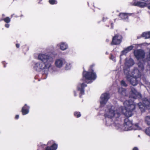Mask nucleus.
Masks as SVG:
<instances>
[{
	"mask_svg": "<svg viewBox=\"0 0 150 150\" xmlns=\"http://www.w3.org/2000/svg\"><path fill=\"white\" fill-rule=\"evenodd\" d=\"M133 48V47L132 46H130L128 47H127L126 49L124 50L122 52V54H125L128 52H129Z\"/></svg>",
	"mask_w": 150,
	"mask_h": 150,
	"instance_id": "17",
	"label": "nucleus"
},
{
	"mask_svg": "<svg viewBox=\"0 0 150 150\" xmlns=\"http://www.w3.org/2000/svg\"><path fill=\"white\" fill-rule=\"evenodd\" d=\"M142 36L145 38H147L150 37V32H144L142 33Z\"/></svg>",
	"mask_w": 150,
	"mask_h": 150,
	"instance_id": "19",
	"label": "nucleus"
},
{
	"mask_svg": "<svg viewBox=\"0 0 150 150\" xmlns=\"http://www.w3.org/2000/svg\"><path fill=\"white\" fill-rule=\"evenodd\" d=\"M133 150H138V149L137 147H134L133 148Z\"/></svg>",
	"mask_w": 150,
	"mask_h": 150,
	"instance_id": "37",
	"label": "nucleus"
},
{
	"mask_svg": "<svg viewBox=\"0 0 150 150\" xmlns=\"http://www.w3.org/2000/svg\"><path fill=\"white\" fill-rule=\"evenodd\" d=\"M38 59L42 62H35L33 66V69L38 72L47 71L52 68L53 60L50 55L43 53H40L38 56Z\"/></svg>",
	"mask_w": 150,
	"mask_h": 150,
	"instance_id": "2",
	"label": "nucleus"
},
{
	"mask_svg": "<svg viewBox=\"0 0 150 150\" xmlns=\"http://www.w3.org/2000/svg\"><path fill=\"white\" fill-rule=\"evenodd\" d=\"M143 105L141 103H139L138 104V106L139 108L142 111V109L143 110L146 108L148 109H150V99L149 101L147 99L145 98L143 100Z\"/></svg>",
	"mask_w": 150,
	"mask_h": 150,
	"instance_id": "5",
	"label": "nucleus"
},
{
	"mask_svg": "<svg viewBox=\"0 0 150 150\" xmlns=\"http://www.w3.org/2000/svg\"><path fill=\"white\" fill-rule=\"evenodd\" d=\"M49 2L52 5L56 4L57 3V1L56 0H49Z\"/></svg>",
	"mask_w": 150,
	"mask_h": 150,
	"instance_id": "23",
	"label": "nucleus"
},
{
	"mask_svg": "<svg viewBox=\"0 0 150 150\" xmlns=\"http://www.w3.org/2000/svg\"><path fill=\"white\" fill-rule=\"evenodd\" d=\"M110 59L114 61H115V59H114V56L112 55H111V56Z\"/></svg>",
	"mask_w": 150,
	"mask_h": 150,
	"instance_id": "30",
	"label": "nucleus"
},
{
	"mask_svg": "<svg viewBox=\"0 0 150 150\" xmlns=\"http://www.w3.org/2000/svg\"><path fill=\"white\" fill-rule=\"evenodd\" d=\"M19 115H16V116H15V118L16 119H18L19 118Z\"/></svg>",
	"mask_w": 150,
	"mask_h": 150,
	"instance_id": "33",
	"label": "nucleus"
},
{
	"mask_svg": "<svg viewBox=\"0 0 150 150\" xmlns=\"http://www.w3.org/2000/svg\"><path fill=\"white\" fill-rule=\"evenodd\" d=\"M74 115L76 117H79L81 116V115L79 112H74Z\"/></svg>",
	"mask_w": 150,
	"mask_h": 150,
	"instance_id": "27",
	"label": "nucleus"
},
{
	"mask_svg": "<svg viewBox=\"0 0 150 150\" xmlns=\"http://www.w3.org/2000/svg\"><path fill=\"white\" fill-rule=\"evenodd\" d=\"M147 7H148V8L150 9V3L148 4H147Z\"/></svg>",
	"mask_w": 150,
	"mask_h": 150,
	"instance_id": "34",
	"label": "nucleus"
},
{
	"mask_svg": "<svg viewBox=\"0 0 150 150\" xmlns=\"http://www.w3.org/2000/svg\"><path fill=\"white\" fill-rule=\"evenodd\" d=\"M146 2L137 1L136 0H133L132 5L137 6L140 7H144L147 6V4Z\"/></svg>",
	"mask_w": 150,
	"mask_h": 150,
	"instance_id": "12",
	"label": "nucleus"
},
{
	"mask_svg": "<svg viewBox=\"0 0 150 150\" xmlns=\"http://www.w3.org/2000/svg\"><path fill=\"white\" fill-rule=\"evenodd\" d=\"M134 64V61L132 59H127L126 60V62L125 63V66L124 67V70L125 69L127 71H129L128 69H129L130 67L132 66ZM130 72L128 71V72Z\"/></svg>",
	"mask_w": 150,
	"mask_h": 150,
	"instance_id": "13",
	"label": "nucleus"
},
{
	"mask_svg": "<svg viewBox=\"0 0 150 150\" xmlns=\"http://www.w3.org/2000/svg\"><path fill=\"white\" fill-rule=\"evenodd\" d=\"M16 46L17 48H18L19 47V45L18 44H16Z\"/></svg>",
	"mask_w": 150,
	"mask_h": 150,
	"instance_id": "36",
	"label": "nucleus"
},
{
	"mask_svg": "<svg viewBox=\"0 0 150 150\" xmlns=\"http://www.w3.org/2000/svg\"><path fill=\"white\" fill-rule=\"evenodd\" d=\"M124 73L126 75L127 80L133 86L136 85L137 83V79L140 76L139 70L135 69L132 72H128V71L124 69Z\"/></svg>",
	"mask_w": 150,
	"mask_h": 150,
	"instance_id": "4",
	"label": "nucleus"
},
{
	"mask_svg": "<svg viewBox=\"0 0 150 150\" xmlns=\"http://www.w3.org/2000/svg\"><path fill=\"white\" fill-rule=\"evenodd\" d=\"M109 98V94L108 93H104L102 94L100 98V103L101 106H104L106 103Z\"/></svg>",
	"mask_w": 150,
	"mask_h": 150,
	"instance_id": "6",
	"label": "nucleus"
},
{
	"mask_svg": "<svg viewBox=\"0 0 150 150\" xmlns=\"http://www.w3.org/2000/svg\"><path fill=\"white\" fill-rule=\"evenodd\" d=\"M71 64L70 63H67L66 64L65 67V69L67 70H69L71 69Z\"/></svg>",
	"mask_w": 150,
	"mask_h": 150,
	"instance_id": "22",
	"label": "nucleus"
},
{
	"mask_svg": "<svg viewBox=\"0 0 150 150\" xmlns=\"http://www.w3.org/2000/svg\"><path fill=\"white\" fill-rule=\"evenodd\" d=\"M74 95L75 96H76V92L75 91H74Z\"/></svg>",
	"mask_w": 150,
	"mask_h": 150,
	"instance_id": "39",
	"label": "nucleus"
},
{
	"mask_svg": "<svg viewBox=\"0 0 150 150\" xmlns=\"http://www.w3.org/2000/svg\"><path fill=\"white\" fill-rule=\"evenodd\" d=\"M107 19V18L106 17H104L103 18V21H106V20Z\"/></svg>",
	"mask_w": 150,
	"mask_h": 150,
	"instance_id": "32",
	"label": "nucleus"
},
{
	"mask_svg": "<svg viewBox=\"0 0 150 150\" xmlns=\"http://www.w3.org/2000/svg\"><path fill=\"white\" fill-rule=\"evenodd\" d=\"M130 96L134 99H136L137 98H140L141 97V94L134 88L132 89Z\"/></svg>",
	"mask_w": 150,
	"mask_h": 150,
	"instance_id": "14",
	"label": "nucleus"
},
{
	"mask_svg": "<svg viewBox=\"0 0 150 150\" xmlns=\"http://www.w3.org/2000/svg\"><path fill=\"white\" fill-rule=\"evenodd\" d=\"M121 85L122 86H126L127 85L125 82L123 81H122L121 82Z\"/></svg>",
	"mask_w": 150,
	"mask_h": 150,
	"instance_id": "29",
	"label": "nucleus"
},
{
	"mask_svg": "<svg viewBox=\"0 0 150 150\" xmlns=\"http://www.w3.org/2000/svg\"><path fill=\"white\" fill-rule=\"evenodd\" d=\"M65 63V61L62 59H56L55 62L54 64L56 67L58 68H62Z\"/></svg>",
	"mask_w": 150,
	"mask_h": 150,
	"instance_id": "11",
	"label": "nucleus"
},
{
	"mask_svg": "<svg viewBox=\"0 0 150 150\" xmlns=\"http://www.w3.org/2000/svg\"><path fill=\"white\" fill-rule=\"evenodd\" d=\"M135 127V129H137V130H141V128L139 126L138 124H136L135 125H134Z\"/></svg>",
	"mask_w": 150,
	"mask_h": 150,
	"instance_id": "28",
	"label": "nucleus"
},
{
	"mask_svg": "<svg viewBox=\"0 0 150 150\" xmlns=\"http://www.w3.org/2000/svg\"><path fill=\"white\" fill-rule=\"evenodd\" d=\"M124 105L125 108L124 109L111 104L106 105L105 116L106 117L110 118L106 121V123L107 126H110L113 123L112 122L111 118H116L119 117L122 112L128 117L132 116V111L135 107L134 102L132 101L126 100L124 102Z\"/></svg>",
	"mask_w": 150,
	"mask_h": 150,
	"instance_id": "1",
	"label": "nucleus"
},
{
	"mask_svg": "<svg viewBox=\"0 0 150 150\" xmlns=\"http://www.w3.org/2000/svg\"><path fill=\"white\" fill-rule=\"evenodd\" d=\"M140 71L142 70L143 69V64L141 63H139L138 64Z\"/></svg>",
	"mask_w": 150,
	"mask_h": 150,
	"instance_id": "26",
	"label": "nucleus"
},
{
	"mask_svg": "<svg viewBox=\"0 0 150 150\" xmlns=\"http://www.w3.org/2000/svg\"><path fill=\"white\" fill-rule=\"evenodd\" d=\"M130 16V14L129 13H121L120 14L119 16L121 19L126 20L128 18V16Z\"/></svg>",
	"mask_w": 150,
	"mask_h": 150,
	"instance_id": "16",
	"label": "nucleus"
},
{
	"mask_svg": "<svg viewBox=\"0 0 150 150\" xmlns=\"http://www.w3.org/2000/svg\"><path fill=\"white\" fill-rule=\"evenodd\" d=\"M57 147V145L54 144H53L50 147H47L45 149V150H56Z\"/></svg>",
	"mask_w": 150,
	"mask_h": 150,
	"instance_id": "18",
	"label": "nucleus"
},
{
	"mask_svg": "<svg viewBox=\"0 0 150 150\" xmlns=\"http://www.w3.org/2000/svg\"><path fill=\"white\" fill-rule=\"evenodd\" d=\"M145 132L147 135L150 136V127L146 129Z\"/></svg>",
	"mask_w": 150,
	"mask_h": 150,
	"instance_id": "24",
	"label": "nucleus"
},
{
	"mask_svg": "<svg viewBox=\"0 0 150 150\" xmlns=\"http://www.w3.org/2000/svg\"><path fill=\"white\" fill-rule=\"evenodd\" d=\"M134 55L137 59L144 58V52L141 50H136L134 51Z\"/></svg>",
	"mask_w": 150,
	"mask_h": 150,
	"instance_id": "10",
	"label": "nucleus"
},
{
	"mask_svg": "<svg viewBox=\"0 0 150 150\" xmlns=\"http://www.w3.org/2000/svg\"><path fill=\"white\" fill-rule=\"evenodd\" d=\"M122 40V38L121 35H116L113 38L111 45H119L121 43Z\"/></svg>",
	"mask_w": 150,
	"mask_h": 150,
	"instance_id": "7",
	"label": "nucleus"
},
{
	"mask_svg": "<svg viewBox=\"0 0 150 150\" xmlns=\"http://www.w3.org/2000/svg\"><path fill=\"white\" fill-rule=\"evenodd\" d=\"M115 126H116V127H117L118 128H120V127H119V126H121V125H119L118 124H117V125H116Z\"/></svg>",
	"mask_w": 150,
	"mask_h": 150,
	"instance_id": "35",
	"label": "nucleus"
},
{
	"mask_svg": "<svg viewBox=\"0 0 150 150\" xmlns=\"http://www.w3.org/2000/svg\"><path fill=\"white\" fill-rule=\"evenodd\" d=\"M3 20L5 22L7 23H9L11 21L9 17H7L6 18H4Z\"/></svg>",
	"mask_w": 150,
	"mask_h": 150,
	"instance_id": "25",
	"label": "nucleus"
},
{
	"mask_svg": "<svg viewBox=\"0 0 150 150\" xmlns=\"http://www.w3.org/2000/svg\"><path fill=\"white\" fill-rule=\"evenodd\" d=\"M118 92L121 95L124 96L125 95V89L120 88L119 89Z\"/></svg>",
	"mask_w": 150,
	"mask_h": 150,
	"instance_id": "21",
	"label": "nucleus"
},
{
	"mask_svg": "<svg viewBox=\"0 0 150 150\" xmlns=\"http://www.w3.org/2000/svg\"><path fill=\"white\" fill-rule=\"evenodd\" d=\"M145 122L148 125H150V116H147L145 117Z\"/></svg>",
	"mask_w": 150,
	"mask_h": 150,
	"instance_id": "20",
	"label": "nucleus"
},
{
	"mask_svg": "<svg viewBox=\"0 0 150 150\" xmlns=\"http://www.w3.org/2000/svg\"><path fill=\"white\" fill-rule=\"evenodd\" d=\"M56 47L62 51H65L68 49V45L67 42H61L57 44Z\"/></svg>",
	"mask_w": 150,
	"mask_h": 150,
	"instance_id": "9",
	"label": "nucleus"
},
{
	"mask_svg": "<svg viewBox=\"0 0 150 150\" xmlns=\"http://www.w3.org/2000/svg\"><path fill=\"white\" fill-rule=\"evenodd\" d=\"M83 79L81 80L80 83L77 87L78 91L81 94H84V88L87 86L85 83H91L95 80L96 78V74L92 69L89 70V71H83Z\"/></svg>",
	"mask_w": 150,
	"mask_h": 150,
	"instance_id": "3",
	"label": "nucleus"
},
{
	"mask_svg": "<svg viewBox=\"0 0 150 150\" xmlns=\"http://www.w3.org/2000/svg\"><path fill=\"white\" fill-rule=\"evenodd\" d=\"M30 107L25 104L22 108L21 112L22 114L25 115L28 114L29 112Z\"/></svg>",
	"mask_w": 150,
	"mask_h": 150,
	"instance_id": "15",
	"label": "nucleus"
},
{
	"mask_svg": "<svg viewBox=\"0 0 150 150\" xmlns=\"http://www.w3.org/2000/svg\"><path fill=\"white\" fill-rule=\"evenodd\" d=\"M5 26L6 27L8 28L9 27L10 25L9 24L7 23L5 24Z\"/></svg>",
	"mask_w": 150,
	"mask_h": 150,
	"instance_id": "31",
	"label": "nucleus"
},
{
	"mask_svg": "<svg viewBox=\"0 0 150 150\" xmlns=\"http://www.w3.org/2000/svg\"><path fill=\"white\" fill-rule=\"evenodd\" d=\"M149 60H150V50L149 51Z\"/></svg>",
	"mask_w": 150,
	"mask_h": 150,
	"instance_id": "38",
	"label": "nucleus"
},
{
	"mask_svg": "<svg viewBox=\"0 0 150 150\" xmlns=\"http://www.w3.org/2000/svg\"><path fill=\"white\" fill-rule=\"evenodd\" d=\"M132 126V122L129 120L128 118L126 119L125 120V123L122 127V129L125 131L131 130L132 129L131 127Z\"/></svg>",
	"mask_w": 150,
	"mask_h": 150,
	"instance_id": "8",
	"label": "nucleus"
}]
</instances>
